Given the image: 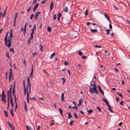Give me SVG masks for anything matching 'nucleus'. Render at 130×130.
Masks as SVG:
<instances>
[{
    "mask_svg": "<svg viewBox=\"0 0 130 130\" xmlns=\"http://www.w3.org/2000/svg\"><path fill=\"white\" fill-rule=\"evenodd\" d=\"M12 32V29H11L9 33L10 36L9 37L8 42V44H7L6 45L9 48L10 47L11 44V40L13 37Z\"/></svg>",
    "mask_w": 130,
    "mask_h": 130,
    "instance_id": "obj_1",
    "label": "nucleus"
},
{
    "mask_svg": "<svg viewBox=\"0 0 130 130\" xmlns=\"http://www.w3.org/2000/svg\"><path fill=\"white\" fill-rule=\"evenodd\" d=\"M89 91L90 93H94V92H95V93L99 94L98 92V91L97 90V87L96 85L94 86L92 88L89 87Z\"/></svg>",
    "mask_w": 130,
    "mask_h": 130,
    "instance_id": "obj_2",
    "label": "nucleus"
},
{
    "mask_svg": "<svg viewBox=\"0 0 130 130\" xmlns=\"http://www.w3.org/2000/svg\"><path fill=\"white\" fill-rule=\"evenodd\" d=\"M27 86H28L29 93L30 94L31 92V84L30 82L29 78V77H28L27 78Z\"/></svg>",
    "mask_w": 130,
    "mask_h": 130,
    "instance_id": "obj_3",
    "label": "nucleus"
},
{
    "mask_svg": "<svg viewBox=\"0 0 130 130\" xmlns=\"http://www.w3.org/2000/svg\"><path fill=\"white\" fill-rule=\"evenodd\" d=\"M8 32L6 35L5 36L4 38L5 39V45H6L7 43H8V41H7V36H8Z\"/></svg>",
    "mask_w": 130,
    "mask_h": 130,
    "instance_id": "obj_4",
    "label": "nucleus"
},
{
    "mask_svg": "<svg viewBox=\"0 0 130 130\" xmlns=\"http://www.w3.org/2000/svg\"><path fill=\"white\" fill-rule=\"evenodd\" d=\"M27 102L29 103V95L27 89Z\"/></svg>",
    "mask_w": 130,
    "mask_h": 130,
    "instance_id": "obj_5",
    "label": "nucleus"
},
{
    "mask_svg": "<svg viewBox=\"0 0 130 130\" xmlns=\"http://www.w3.org/2000/svg\"><path fill=\"white\" fill-rule=\"evenodd\" d=\"M33 71V65H32L31 67V71L29 75V76L30 77H32Z\"/></svg>",
    "mask_w": 130,
    "mask_h": 130,
    "instance_id": "obj_6",
    "label": "nucleus"
},
{
    "mask_svg": "<svg viewBox=\"0 0 130 130\" xmlns=\"http://www.w3.org/2000/svg\"><path fill=\"white\" fill-rule=\"evenodd\" d=\"M64 93H63L61 94V100L62 102H64L65 101L64 99Z\"/></svg>",
    "mask_w": 130,
    "mask_h": 130,
    "instance_id": "obj_7",
    "label": "nucleus"
},
{
    "mask_svg": "<svg viewBox=\"0 0 130 130\" xmlns=\"http://www.w3.org/2000/svg\"><path fill=\"white\" fill-rule=\"evenodd\" d=\"M38 6L39 4L38 3H37L36 4L33 8V11L34 12H35L36 10L38 7Z\"/></svg>",
    "mask_w": 130,
    "mask_h": 130,
    "instance_id": "obj_8",
    "label": "nucleus"
},
{
    "mask_svg": "<svg viewBox=\"0 0 130 130\" xmlns=\"http://www.w3.org/2000/svg\"><path fill=\"white\" fill-rule=\"evenodd\" d=\"M107 106H108V109L109 110V111H110L112 113H114L113 111L112 110V107L110 105H109V104Z\"/></svg>",
    "mask_w": 130,
    "mask_h": 130,
    "instance_id": "obj_9",
    "label": "nucleus"
},
{
    "mask_svg": "<svg viewBox=\"0 0 130 130\" xmlns=\"http://www.w3.org/2000/svg\"><path fill=\"white\" fill-rule=\"evenodd\" d=\"M53 1H51V3L50 5V10H52L53 9Z\"/></svg>",
    "mask_w": 130,
    "mask_h": 130,
    "instance_id": "obj_10",
    "label": "nucleus"
},
{
    "mask_svg": "<svg viewBox=\"0 0 130 130\" xmlns=\"http://www.w3.org/2000/svg\"><path fill=\"white\" fill-rule=\"evenodd\" d=\"M7 97H10V99L11 98H12L11 96V94H10V93L9 92V91H8L7 92Z\"/></svg>",
    "mask_w": 130,
    "mask_h": 130,
    "instance_id": "obj_11",
    "label": "nucleus"
},
{
    "mask_svg": "<svg viewBox=\"0 0 130 130\" xmlns=\"http://www.w3.org/2000/svg\"><path fill=\"white\" fill-rule=\"evenodd\" d=\"M2 100L3 101L4 103L6 102V96H2Z\"/></svg>",
    "mask_w": 130,
    "mask_h": 130,
    "instance_id": "obj_12",
    "label": "nucleus"
},
{
    "mask_svg": "<svg viewBox=\"0 0 130 130\" xmlns=\"http://www.w3.org/2000/svg\"><path fill=\"white\" fill-rule=\"evenodd\" d=\"M34 32H31V33L30 34V37L29 38V39L30 40H32V39L33 37V35L34 34Z\"/></svg>",
    "mask_w": 130,
    "mask_h": 130,
    "instance_id": "obj_13",
    "label": "nucleus"
},
{
    "mask_svg": "<svg viewBox=\"0 0 130 130\" xmlns=\"http://www.w3.org/2000/svg\"><path fill=\"white\" fill-rule=\"evenodd\" d=\"M103 101L105 102L107 105H109V103L108 102V101L106 99H103Z\"/></svg>",
    "mask_w": 130,
    "mask_h": 130,
    "instance_id": "obj_14",
    "label": "nucleus"
},
{
    "mask_svg": "<svg viewBox=\"0 0 130 130\" xmlns=\"http://www.w3.org/2000/svg\"><path fill=\"white\" fill-rule=\"evenodd\" d=\"M10 101L11 103V105L12 106L11 108H13V99L12 98H11V99H10Z\"/></svg>",
    "mask_w": 130,
    "mask_h": 130,
    "instance_id": "obj_15",
    "label": "nucleus"
},
{
    "mask_svg": "<svg viewBox=\"0 0 130 130\" xmlns=\"http://www.w3.org/2000/svg\"><path fill=\"white\" fill-rule=\"evenodd\" d=\"M9 76H13V72L12 71V69L11 68H10L9 69Z\"/></svg>",
    "mask_w": 130,
    "mask_h": 130,
    "instance_id": "obj_16",
    "label": "nucleus"
},
{
    "mask_svg": "<svg viewBox=\"0 0 130 130\" xmlns=\"http://www.w3.org/2000/svg\"><path fill=\"white\" fill-rule=\"evenodd\" d=\"M90 29L91 31L92 32H95L98 31V30L97 29H92L90 28Z\"/></svg>",
    "mask_w": 130,
    "mask_h": 130,
    "instance_id": "obj_17",
    "label": "nucleus"
},
{
    "mask_svg": "<svg viewBox=\"0 0 130 130\" xmlns=\"http://www.w3.org/2000/svg\"><path fill=\"white\" fill-rule=\"evenodd\" d=\"M7 123L8 124L9 126L11 128H12V127H14L13 125L10 123L9 121H8L7 122Z\"/></svg>",
    "mask_w": 130,
    "mask_h": 130,
    "instance_id": "obj_18",
    "label": "nucleus"
},
{
    "mask_svg": "<svg viewBox=\"0 0 130 130\" xmlns=\"http://www.w3.org/2000/svg\"><path fill=\"white\" fill-rule=\"evenodd\" d=\"M104 15L105 17L106 18L108 21H110V18L105 13H104Z\"/></svg>",
    "mask_w": 130,
    "mask_h": 130,
    "instance_id": "obj_19",
    "label": "nucleus"
},
{
    "mask_svg": "<svg viewBox=\"0 0 130 130\" xmlns=\"http://www.w3.org/2000/svg\"><path fill=\"white\" fill-rule=\"evenodd\" d=\"M41 13L39 11L36 13L34 16L37 17L39 14Z\"/></svg>",
    "mask_w": 130,
    "mask_h": 130,
    "instance_id": "obj_20",
    "label": "nucleus"
},
{
    "mask_svg": "<svg viewBox=\"0 0 130 130\" xmlns=\"http://www.w3.org/2000/svg\"><path fill=\"white\" fill-rule=\"evenodd\" d=\"M68 9L67 6L66 7L64 8L63 10L65 12H67L68 11Z\"/></svg>",
    "mask_w": 130,
    "mask_h": 130,
    "instance_id": "obj_21",
    "label": "nucleus"
},
{
    "mask_svg": "<svg viewBox=\"0 0 130 130\" xmlns=\"http://www.w3.org/2000/svg\"><path fill=\"white\" fill-rule=\"evenodd\" d=\"M26 128L27 130H32L31 127L30 126H26Z\"/></svg>",
    "mask_w": 130,
    "mask_h": 130,
    "instance_id": "obj_22",
    "label": "nucleus"
},
{
    "mask_svg": "<svg viewBox=\"0 0 130 130\" xmlns=\"http://www.w3.org/2000/svg\"><path fill=\"white\" fill-rule=\"evenodd\" d=\"M13 108H11L10 110V114L13 117Z\"/></svg>",
    "mask_w": 130,
    "mask_h": 130,
    "instance_id": "obj_23",
    "label": "nucleus"
},
{
    "mask_svg": "<svg viewBox=\"0 0 130 130\" xmlns=\"http://www.w3.org/2000/svg\"><path fill=\"white\" fill-rule=\"evenodd\" d=\"M55 53H53L51 55L50 59H51L53 58L55 55Z\"/></svg>",
    "mask_w": 130,
    "mask_h": 130,
    "instance_id": "obj_24",
    "label": "nucleus"
},
{
    "mask_svg": "<svg viewBox=\"0 0 130 130\" xmlns=\"http://www.w3.org/2000/svg\"><path fill=\"white\" fill-rule=\"evenodd\" d=\"M99 90L100 91V93L104 95V93L103 91L102 90L101 88H100L99 89Z\"/></svg>",
    "mask_w": 130,
    "mask_h": 130,
    "instance_id": "obj_25",
    "label": "nucleus"
},
{
    "mask_svg": "<svg viewBox=\"0 0 130 130\" xmlns=\"http://www.w3.org/2000/svg\"><path fill=\"white\" fill-rule=\"evenodd\" d=\"M4 112L5 116L7 117H8V115L7 112L6 110H4Z\"/></svg>",
    "mask_w": 130,
    "mask_h": 130,
    "instance_id": "obj_26",
    "label": "nucleus"
},
{
    "mask_svg": "<svg viewBox=\"0 0 130 130\" xmlns=\"http://www.w3.org/2000/svg\"><path fill=\"white\" fill-rule=\"evenodd\" d=\"M61 79H62L63 80V84H64L65 83L66 81V80L65 78H61Z\"/></svg>",
    "mask_w": 130,
    "mask_h": 130,
    "instance_id": "obj_27",
    "label": "nucleus"
},
{
    "mask_svg": "<svg viewBox=\"0 0 130 130\" xmlns=\"http://www.w3.org/2000/svg\"><path fill=\"white\" fill-rule=\"evenodd\" d=\"M106 34L107 35H109V34L110 32L109 31L110 30L109 29H107L106 30Z\"/></svg>",
    "mask_w": 130,
    "mask_h": 130,
    "instance_id": "obj_28",
    "label": "nucleus"
},
{
    "mask_svg": "<svg viewBox=\"0 0 130 130\" xmlns=\"http://www.w3.org/2000/svg\"><path fill=\"white\" fill-rule=\"evenodd\" d=\"M15 89H13L12 91V94L13 95L16 96L15 94Z\"/></svg>",
    "mask_w": 130,
    "mask_h": 130,
    "instance_id": "obj_29",
    "label": "nucleus"
},
{
    "mask_svg": "<svg viewBox=\"0 0 130 130\" xmlns=\"http://www.w3.org/2000/svg\"><path fill=\"white\" fill-rule=\"evenodd\" d=\"M59 111L61 114V115L62 116H63V113H62V109L61 108H59Z\"/></svg>",
    "mask_w": 130,
    "mask_h": 130,
    "instance_id": "obj_30",
    "label": "nucleus"
},
{
    "mask_svg": "<svg viewBox=\"0 0 130 130\" xmlns=\"http://www.w3.org/2000/svg\"><path fill=\"white\" fill-rule=\"evenodd\" d=\"M83 102V100L82 99H80L79 101V103L82 104Z\"/></svg>",
    "mask_w": 130,
    "mask_h": 130,
    "instance_id": "obj_31",
    "label": "nucleus"
},
{
    "mask_svg": "<svg viewBox=\"0 0 130 130\" xmlns=\"http://www.w3.org/2000/svg\"><path fill=\"white\" fill-rule=\"evenodd\" d=\"M93 111V110L91 109H89L88 110H87V112L88 113L90 114Z\"/></svg>",
    "mask_w": 130,
    "mask_h": 130,
    "instance_id": "obj_32",
    "label": "nucleus"
},
{
    "mask_svg": "<svg viewBox=\"0 0 130 130\" xmlns=\"http://www.w3.org/2000/svg\"><path fill=\"white\" fill-rule=\"evenodd\" d=\"M1 96L2 97V96H6L4 94V91H2V94L1 95Z\"/></svg>",
    "mask_w": 130,
    "mask_h": 130,
    "instance_id": "obj_33",
    "label": "nucleus"
},
{
    "mask_svg": "<svg viewBox=\"0 0 130 130\" xmlns=\"http://www.w3.org/2000/svg\"><path fill=\"white\" fill-rule=\"evenodd\" d=\"M51 28L50 27H48L47 28V31H49V32H51Z\"/></svg>",
    "mask_w": 130,
    "mask_h": 130,
    "instance_id": "obj_34",
    "label": "nucleus"
},
{
    "mask_svg": "<svg viewBox=\"0 0 130 130\" xmlns=\"http://www.w3.org/2000/svg\"><path fill=\"white\" fill-rule=\"evenodd\" d=\"M85 14L86 16H87L88 15V11L86 9V10L85 13Z\"/></svg>",
    "mask_w": 130,
    "mask_h": 130,
    "instance_id": "obj_35",
    "label": "nucleus"
},
{
    "mask_svg": "<svg viewBox=\"0 0 130 130\" xmlns=\"http://www.w3.org/2000/svg\"><path fill=\"white\" fill-rule=\"evenodd\" d=\"M68 115L69 118V119H70L72 117V116L71 114H70V113H68Z\"/></svg>",
    "mask_w": 130,
    "mask_h": 130,
    "instance_id": "obj_36",
    "label": "nucleus"
},
{
    "mask_svg": "<svg viewBox=\"0 0 130 130\" xmlns=\"http://www.w3.org/2000/svg\"><path fill=\"white\" fill-rule=\"evenodd\" d=\"M10 51L12 52V53H13L14 52L13 48L12 47L10 48Z\"/></svg>",
    "mask_w": 130,
    "mask_h": 130,
    "instance_id": "obj_37",
    "label": "nucleus"
},
{
    "mask_svg": "<svg viewBox=\"0 0 130 130\" xmlns=\"http://www.w3.org/2000/svg\"><path fill=\"white\" fill-rule=\"evenodd\" d=\"M73 122H74V121H73L72 120L70 121V124L71 125H72L73 124Z\"/></svg>",
    "mask_w": 130,
    "mask_h": 130,
    "instance_id": "obj_38",
    "label": "nucleus"
},
{
    "mask_svg": "<svg viewBox=\"0 0 130 130\" xmlns=\"http://www.w3.org/2000/svg\"><path fill=\"white\" fill-rule=\"evenodd\" d=\"M18 14V13H15V16L14 17V20H16V18L17 17Z\"/></svg>",
    "mask_w": 130,
    "mask_h": 130,
    "instance_id": "obj_39",
    "label": "nucleus"
},
{
    "mask_svg": "<svg viewBox=\"0 0 130 130\" xmlns=\"http://www.w3.org/2000/svg\"><path fill=\"white\" fill-rule=\"evenodd\" d=\"M40 50L41 51V52L42 51V49H43V46L41 44H40Z\"/></svg>",
    "mask_w": 130,
    "mask_h": 130,
    "instance_id": "obj_40",
    "label": "nucleus"
},
{
    "mask_svg": "<svg viewBox=\"0 0 130 130\" xmlns=\"http://www.w3.org/2000/svg\"><path fill=\"white\" fill-rule=\"evenodd\" d=\"M6 10H5V11H4L2 15L3 17H4L6 15Z\"/></svg>",
    "mask_w": 130,
    "mask_h": 130,
    "instance_id": "obj_41",
    "label": "nucleus"
},
{
    "mask_svg": "<svg viewBox=\"0 0 130 130\" xmlns=\"http://www.w3.org/2000/svg\"><path fill=\"white\" fill-rule=\"evenodd\" d=\"M25 62H26L25 60L24 59V61H23V64L24 65V66L25 67L26 66V64L25 63Z\"/></svg>",
    "mask_w": 130,
    "mask_h": 130,
    "instance_id": "obj_42",
    "label": "nucleus"
},
{
    "mask_svg": "<svg viewBox=\"0 0 130 130\" xmlns=\"http://www.w3.org/2000/svg\"><path fill=\"white\" fill-rule=\"evenodd\" d=\"M94 47L96 48H101L102 47L101 46H98L97 45H95L94 46Z\"/></svg>",
    "mask_w": 130,
    "mask_h": 130,
    "instance_id": "obj_43",
    "label": "nucleus"
},
{
    "mask_svg": "<svg viewBox=\"0 0 130 130\" xmlns=\"http://www.w3.org/2000/svg\"><path fill=\"white\" fill-rule=\"evenodd\" d=\"M24 94H26V91H27V90H26V88H24Z\"/></svg>",
    "mask_w": 130,
    "mask_h": 130,
    "instance_id": "obj_44",
    "label": "nucleus"
},
{
    "mask_svg": "<svg viewBox=\"0 0 130 130\" xmlns=\"http://www.w3.org/2000/svg\"><path fill=\"white\" fill-rule=\"evenodd\" d=\"M34 15V14H32L30 16V18L31 20H32V19Z\"/></svg>",
    "mask_w": 130,
    "mask_h": 130,
    "instance_id": "obj_45",
    "label": "nucleus"
},
{
    "mask_svg": "<svg viewBox=\"0 0 130 130\" xmlns=\"http://www.w3.org/2000/svg\"><path fill=\"white\" fill-rule=\"evenodd\" d=\"M11 78H13V76L9 75V81H10L11 79Z\"/></svg>",
    "mask_w": 130,
    "mask_h": 130,
    "instance_id": "obj_46",
    "label": "nucleus"
},
{
    "mask_svg": "<svg viewBox=\"0 0 130 130\" xmlns=\"http://www.w3.org/2000/svg\"><path fill=\"white\" fill-rule=\"evenodd\" d=\"M96 108L99 110L100 111H101L102 110L98 106L96 107Z\"/></svg>",
    "mask_w": 130,
    "mask_h": 130,
    "instance_id": "obj_47",
    "label": "nucleus"
},
{
    "mask_svg": "<svg viewBox=\"0 0 130 130\" xmlns=\"http://www.w3.org/2000/svg\"><path fill=\"white\" fill-rule=\"evenodd\" d=\"M12 86L11 85V87L10 88L9 90V92L10 93V94H11V90L12 89Z\"/></svg>",
    "mask_w": 130,
    "mask_h": 130,
    "instance_id": "obj_48",
    "label": "nucleus"
},
{
    "mask_svg": "<svg viewBox=\"0 0 130 130\" xmlns=\"http://www.w3.org/2000/svg\"><path fill=\"white\" fill-rule=\"evenodd\" d=\"M78 54L80 56H81L82 54V52L80 51H78Z\"/></svg>",
    "mask_w": 130,
    "mask_h": 130,
    "instance_id": "obj_49",
    "label": "nucleus"
},
{
    "mask_svg": "<svg viewBox=\"0 0 130 130\" xmlns=\"http://www.w3.org/2000/svg\"><path fill=\"white\" fill-rule=\"evenodd\" d=\"M74 116L76 118H78V117L77 116L76 114L75 113H74Z\"/></svg>",
    "mask_w": 130,
    "mask_h": 130,
    "instance_id": "obj_50",
    "label": "nucleus"
},
{
    "mask_svg": "<svg viewBox=\"0 0 130 130\" xmlns=\"http://www.w3.org/2000/svg\"><path fill=\"white\" fill-rule=\"evenodd\" d=\"M6 56L7 57H8L9 59L10 58V57L9 55V53L8 52H7V53L6 54Z\"/></svg>",
    "mask_w": 130,
    "mask_h": 130,
    "instance_id": "obj_51",
    "label": "nucleus"
},
{
    "mask_svg": "<svg viewBox=\"0 0 130 130\" xmlns=\"http://www.w3.org/2000/svg\"><path fill=\"white\" fill-rule=\"evenodd\" d=\"M56 14H55L54 15V17L53 18V19L54 20H55L56 19Z\"/></svg>",
    "mask_w": 130,
    "mask_h": 130,
    "instance_id": "obj_52",
    "label": "nucleus"
},
{
    "mask_svg": "<svg viewBox=\"0 0 130 130\" xmlns=\"http://www.w3.org/2000/svg\"><path fill=\"white\" fill-rule=\"evenodd\" d=\"M117 94H118L120 97H122L123 96L122 94L121 93H120L118 92H117Z\"/></svg>",
    "mask_w": 130,
    "mask_h": 130,
    "instance_id": "obj_53",
    "label": "nucleus"
},
{
    "mask_svg": "<svg viewBox=\"0 0 130 130\" xmlns=\"http://www.w3.org/2000/svg\"><path fill=\"white\" fill-rule=\"evenodd\" d=\"M23 83L24 86V88H25V82L24 80L23 81Z\"/></svg>",
    "mask_w": 130,
    "mask_h": 130,
    "instance_id": "obj_54",
    "label": "nucleus"
},
{
    "mask_svg": "<svg viewBox=\"0 0 130 130\" xmlns=\"http://www.w3.org/2000/svg\"><path fill=\"white\" fill-rule=\"evenodd\" d=\"M31 8V7L30 6L27 10V12L28 13L29 12Z\"/></svg>",
    "mask_w": 130,
    "mask_h": 130,
    "instance_id": "obj_55",
    "label": "nucleus"
},
{
    "mask_svg": "<svg viewBox=\"0 0 130 130\" xmlns=\"http://www.w3.org/2000/svg\"><path fill=\"white\" fill-rule=\"evenodd\" d=\"M30 99L32 100H36V99L35 97H34L32 98H30Z\"/></svg>",
    "mask_w": 130,
    "mask_h": 130,
    "instance_id": "obj_56",
    "label": "nucleus"
},
{
    "mask_svg": "<svg viewBox=\"0 0 130 130\" xmlns=\"http://www.w3.org/2000/svg\"><path fill=\"white\" fill-rule=\"evenodd\" d=\"M37 53L36 52H34L33 53L32 57H33L35 55H37Z\"/></svg>",
    "mask_w": 130,
    "mask_h": 130,
    "instance_id": "obj_57",
    "label": "nucleus"
},
{
    "mask_svg": "<svg viewBox=\"0 0 130 130\" xmlns=\"http://www.w3.org/2000/svg\"><path fill=\"white\" fill-rule=\"evenodd\" d=\"M16 20H14L13 21V26H15V23H16Z\"/></svg>",
    "mask_w": 130,
    "mask_h": 130,
    "instance_id": "obj_58",
    "label": "nucleus"
},
{
    "mask_svg": "<svg viewBox=\"0 0 130 130\" xmlns=\"http://www.w3.org/2000/svg\"><path fill=\"white\" fill-rule=\"evenodd\" d=\"M61 13H58V17L60 18V17H61Z\"/></svg>",
    "mask_w": 130,
    "mask_h": 130,
    "instance_id": "obj_59",
    "label": "nucleus"
},
{
    "mask_svg": "<svg viewBox=\"0 0 130 130\" xmlns=\"http://www.w3.org/2000/svg\"><path fill=\"white\" fill-rule=\"evenodd\" d=\"M72 108L75 109L76 110H78V108L76 106H73L72 107Z\"/></svg>",
    "mask_w": 130,
    "mask_h": 130,
    "instance_id": "obj_60",
    "label": "nucleus"
},
{
    "mask_svg": "<svg viewBox=\"0 0 130 130\" xmlns=\"http://www.w3.org/2000/svg\"><path fill=\"white\" fill-rule=\"evenodd\" d=\"M64 65L67 66L68 65V63L66 61H65L64 62Z\"/></svg>",
    "mask_w": 130,
    "mask_h": 130,
    "instance_id": "obj_61",
    "label": "nucleus"
},
{
    "mask_svg": "<svg viewBox=\"0 0 130 130\" xmlns=\"http://www.w3.org/2000/svg\"><path fill=\"white\" fill-rule=\"evenodd\" d=\"M113 7L115 9H116L117 10H118V9L115 5H113Z\"/></svg>",
    "mask_w": 130,
    "mask_h": 130,
    "instance_id": "obj_62",
    "label": "nucleus"
},
{
    "mask_svg": "<svg viewBox=\"0 0 130 130\" xmlns=\"http://www.w3.org/2000/svg\"><path fill=\"white\" fill-rule=\"evenodd\" d=\"M24 107L25 109V111L26 112L27 111V108L26 107V106H24Z\"/></svg>",
    "mask_w": 130,
    "mask_h": 130,
    "instance_id": "obj_63",
    "label": "nucleus"
},
{
    "mask_svg": "<svg viewBox=\"0 0 130 130\" xmlns=\"http://www.w3.org/2000/svg\"><path fill=\"white\" fill-rule=\"evenodd\" d=\"M109 27L110 29H111L112 28V26L110 24H109Z\"/></svg>",
    "mask_w": 130,
    "mask_h": 130,
    "instance_id": "obj_64",
    "label": "nucleus"
}]
</instances>
